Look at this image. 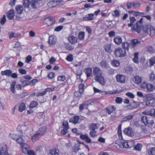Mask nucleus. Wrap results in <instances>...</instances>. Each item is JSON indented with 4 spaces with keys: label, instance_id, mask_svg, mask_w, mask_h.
<instances>
[{
    "label": "nucleus",
    "instance_id": "nucleus-32",
    "mask_svg": "<svg viewBox=\"0 0 155 155\" xmlns=\"http://www.w3.org/2000/svg\"><path fill=\"white\" fill-rule=\"evenodd\" d=\"M100 65L102 67L106 69L108 68L109 66L107 63L106 61L103 60L100 62Z\"/></svg>",
    "mask_w": 155,
    "mask_h": 155
},
{
    "label": "nucleus",
    "instance_id": "nucleus-15",
    "mask_svg": "<svg viewBox=\"0 0 155 155\" xmlns=\"http://www.w3.org/2000/svg\"><path fill=\"white\" fill-rule=\"evenodd\" d=\"M93 73L95 77L102 75V72L101 70L98 67H96L93 69Z\"/></svg>",
    "mask_w": 155,
    "mask_h": 155
},
{
    "label": "nucleus",
    "instance_id": "nucleus-48",
    "mask_svg": "<svg viewBox=\"0 0 155 155\" xmlns=\"http://www.w3.org/2000/svg\"><path fill=\"white\" fill-rule=\"evenodd\" d=\"M149 155H155V148L151 147L148 150Z\"/></svg>",
    "mask_w": 155,
    "mask_h": 155
},
{
    "label": "nucleus",
    "instance_id": "nucleus-47",
    "mask_svg": "<svg viewBox=\"0 0 155 155\" xmlns=\"http://www.w3.org/2000/svg\"><path fill=\"white\" fill-rule=\"evenodd\" d=\"M130 23H129L128 25V27H131L132 26H133V24L136 21V19L134 17H130Z\"/></svg>",
    "mask_w": 155,
    "mask_h": 155
},
{
    "label": "nucleus",
    "instance_id": "nucleus-30",
    "mask_svg": "<svg viewBox=\"0 0 155 155\" xmlns=\"http://www.w3.org/2000/svg\"><path fill=\"white\" fill-rule=\"evenodd\" d=\"M26 108V104L24 102H21L19 104L18 107V111L22 112L25 110Z\"/></svg>",
    "mask_w": 155,
    "mask_h": 155
},
{
    "label": "nucleus",
    "instance_id": "nucleus-6",
    "mask_svg": "<svg viewBox=\"0 0 155 155\" xmlns=\"http://www.w3.org/2000/svg\"><path fill=\"white\" fill-rule=\"evenodd\" d=\"M12 138L15 140L17 143L20 144L21 146L24 143V140L22 138V137L17 134H13L12 137Z\"/></svg>",
    "mask_w": 155,
    "mask_h": 155
},
{
    "label": "nucleus",
    "instance_id": "nucleus-46",
    "mask_svg": "<svg viewBox=\"0 0 155 155\" xmlns=\"http://www.w3.org/2000/svg\"><path fill=\"white\" fill-rule=\"evenodd\" d=\"M30 1L29 0H23V5L25 8H29Z\"/></svg>",
    "mask_w": 155,
    "mask_h": 155
},
{
    "label": "nucleus",
    "instance_id": "nucleus-20",
    "mask_svg": "<svg viewBox=\"0 0 155 155\" xmlns=\"http://www.w3.org/2000/svg\"><path fill=\"white\" fill-rule=\"evenodd\" d=\"M15 13L14 10L11 9L7 12V17L9 20L12 19L15 16Z\"/></svg>",
    "mask_w": 155,
    "mask_h": 155
},
{
    "label": "nucleus",
    "instance_id": "nucleus-56",
    "mask_svg": "<svg viewBox=\"0 0 155 155\" xmlns=\"http://www.w3.org/2000/svg\"><path fill=\"white\" fill-rule=\"evenodd\" d=\"M82 74V71L79 69L78 70L76 73V74L77 75L76 76V78H77V80L78 79H80V77Z\"/></svg>",
    "mask_w": 155,
    "mask_h": 155
},
{
    "label": "nucleus",
    "instance_id": "nucleus-8",
    "mask_svg": "<svg viewBox=\"0 0 155 155\" xmlns=\"http://www.w3.org/2000/svg\"><path fill=\"white\" fill-rule=\"evenodd\" d=\"M55 22V20L51 17L47 18L45 19L43 21V24L47 26L51 25Z\"/></svg>",
    "mask_w": 155,
    "mask_h": 155
},
{
    "label": "nucleus",
    "instance_id": "nucleus-17",
    "mask_svg": "<svg viewBox=\"0 0 155 155\" xmlns=\"http://www.w3.org/2000/svg\"><path fill=\"white\" fill-rule=\"evenodd\" d=\"M82 19L83 21H87L92 20L94 19V14H88L86 16L83 17Z\"/></svg>",
    "mask_w": 155,
    "mask_h": 155
},
{
    "label": "nucleus",
    "instance_id": "nucleus-33",
    "mask_svg": "<svg viewBox=\"0 0 155 155\" xmlns=\"http://www.w3.org/2000/svg\"><path fill=\"white\" fill-rule=\"evenodd\" d=\"M38 105V103L35 101H31L29 105V108L30 109L36 107Z\"/></svg>",
    "mask_w": 155,
    "mask_h": 155
},
{
    "label": "nucleus",
    "instance_id": "nucleus-53",
    "mask_svg": "<svg viewBox=\"0 0 155 155\" xmlns=\"http://www.w3.org/2000/svg\"><path fill=\"white\" fill-rule=\"evenodd\" d=\"M140 41H138L137 39H135L131 41V44L133 47H135L137 45L139 44Z\"/></svg>",
    "mask_w": 155,
    "mask_h": 155
},
{
    "label": "nucleus",
    "instance_id": "nucleus-62",
    "mask_svg": "<svg viewBox=\"0 0 155 155\" xmlns=\"http://www.w3.org/2000/svg\"><path fill=\"white\" fill-rule=\"evenodd\" d=\"M123 101V99L122 98L117 97L116 98V99L115 100V102L117 104H121Z\"/></svg>",
    "mask_w": 155,
    "mask_h": 155
},
{
    "label": "nucleus",
    "instance_id": "nucleus-35",
    "mask_svg": "<svg viewBox=\"0 0 155 155\" xmlns=\"http://www.w3.org/2000/svg\"><path fill=\"white\" fill-rule=\"evenodd\" d=\"M104 92L106 95L114 94L119 93L117 90L109 91H104Z\"/></svg>",
    "mask_w": 155,
    "mask_h": 155
},
{
    "label": "nucleus",
    "instance_id": "nucleus-44",
    "mask_svg": "<svg viewBox=\"0 0 155 155\" xmlns=\"http://www.w3.org/2000/svg\"><path fill=\"white\" fill-rule=\"evenodd\" d=\"M139 53L138 52H136L134 54V57L133 58V61L136 63H138Z\"/></svg>",
    "mask_w": 155,
    "mask_h": 155
},
{
    "label": "nucleus",
    "instance_id": "nucleus-1",
    "mask_svg": "<svg viewBox=\"0 0 155 155\" xmlns=\"http://www.w3.org/2000/svg\"><path fill=\"white\" fill-rule=\"evenodd\" d=\"M147 106H155V97L153 94L148 93L145 96Z\"/></svg>",
    "mask_w": 155,
    "mask_h": 155
},
{
    "label": "nucleus",
    "instance_id": "nucleus-34",
    "mask_svg": "<svg viewBox=\"0 0 155 155\" xmlns=\"http://www.w3.org/2000/svg\"><path fill=\"white\" fill-rule=\"evenodd\" d=\"M88 104L84 102L80 104L79 106V109L80 111H81L84 109H87Z\"/></svg>",
    "mask_w": 155,
    "mask_h": 155
},
{
    "label": "nucleus",
    "instance_id": "nucleus-14",
    "mask_svg": "<svg viewBox=\"0 0 155 155\" xmlns=\"http://www.w3.org/2000/svg\"><path fill=\"white\" fill-rule=\"evenodd\" d=\"M80 138L82 140H85L86 142L88 143H90L91 142V139L89 137L88 135L86 134H81L80 136Z\"/></svg>",
    "mask_w": 155,
    "mask_h": 155
},
{
    "label": "nucleus",
    "instance_id": "nucleus-21",
    "mask_svg": "<svg viewBox=\"0 0 155 155\" xmlns=\"http://www.w3.org/2000/svg\"><path fill=\"white\" fill-rule=\"evenodd\" d=\"M68 40L69 42L71 44H74L78 42L77 38L72 35L69 36Z\"/></svg>",
    "mask_w": 155,
    "mask_h": 155
},
{
    "label": "nucleus",
    "instance_id": "nucleus-58",
    "mask_svg": "<svg viewBox=\"0 0 155 155\" xmlns=\"http://www.w3.org/2000/svg\"><path fill=\"white\" fill-rule=\"evenodd\" d=\"M150 65L152 66L154 65L155 63V57H153L151 58L149 60Z\"/></svg>",
    "mask_w": 155,
    "mask_h": 155
},
{
    "label": "nucleus",
    "instance_id": "nucleus-29",
    "mask_svg": "<svg viewBox=\"0 0 155 155\" xmlns=\"http://www.w3.org/2000/svg\"><path fill=\"white\" fill-rule=\"evenodd\" d=\"M114 41L116 45H120L122 43V39L120 36H116L114 37Z\"/></svg>",
    "mask_w": 155,
    "mask_h": 155
},
{
    "label": "nucleus",
    "instance_id": "nucleus-59",
    "mask_svg": "<svg viewBox=\"0 0 155 155\" xmlns=\"http://www.w3.org/2000/svg\"><path fill=\"white\" fill-rule=\"evenodd\" d=\"M47 76L49 79H52L55 77V74L54 73L50 72L48 74Z\"/></svg>",
    "mask_w": 155,
    "mask_h": 155
},
{
    "label": "nucleus",
    "instance_id": "nucleus-26",
    "mask_svg": "<svg viewBox=\"0 0 155 155\" xmlns=\"http://www.w3.org/2000/svg\"><path fill=\"white\" fill-rule=\"evenodd\" d=\"M23 11V7L20 5H17L15 7V12L17 14L21 15Z\"/></svg>",
    "mask_w": 155,
    "mask_h": 155
},
{
    "label": "nucleus",
    "instance_id": "nucleus-19",
    "mask_svg": "<svg viewBox=\"0 0 155 155\" xmlns=\"http://www.w3.org/2000/svg\"><path fill=\"white\" fill-rule=\"evenodd\" d=\"M30 5L33 9H35L39 6V3L38 0H31L30 2Z\"/></svg>",
    "mask_w": 155,
    "mask_h": 155
},
{
    "label": "nucleus",
    "instance_id": "nucleus-9",
    "mask_svg": "<svg viewBox=\"0 0 155 155\" xmlns=\"http://www.w3.org/2000/svg\"><path fill=\"white\" fill-rule=\"evenodd\" d=\"M116 107L114 105H109L105 109L106 113L108 114H110L113 113L116 110Z\"/></svg>",
    "mask_w": 155,
    "mask_h": 155
},
{
    "label": "nucleus",
    "instance_id": "nucleus-3",
    "mask_svg": "<svg viewBox=\"0 0 155 155\" xmlns=\"http://www.w3.org/2000/svg\"><path fill=\"white\" fill-rule=\"evenodd\" d=\"M143 32L147 33L151 36H153L155 33V29L151 26L146 25L142 28Z\"/></svg>",
    "mask_w": 155,
    "mask_h": 155
},
{
    "label": "nucleus",
    "instance_id": "nucleus-55",
    "mask_svg": "<svg viewBox=\"0 0 155 155\" xmlns=\"http://www.w3.org/2000/svg\"><path fill=\"white\" fill-rule=\"evenodd\" d=\"M83 93H81L80 91H75L74 93V95L77 98L80 97L82 96V94Z\"/></svg>",
    "mask_w": 155,
    "mask_h": 155
},
{
    "label": "nucleus",
    "instance_id": "nucleus-10",
    "mask_svg": "<svg viewBox=\"0 0 155 155\" xmlns=\"http://www.w3.org/2000/svg\"><path fill=\"white\" fill-rule=\"evenodd\" d=\"M0 155H10L8 152L7 145L5 143L3 144L1 150Z\"/></svg>",
    "mask_w": 155,
    "mask_h": 155
},
{
    "label": "nucleus",
    "instance_id": "nucleus-39",
    "mask_svg": "<svg viewBox=\"0 0 155 155\" xmlns=\"http://www.w3.org/2000/svg\"><path fill=\"white\" fill-rule=\"evenodd\" d=\"M50 153L51 155H59L58 153V150L56 148L51 149L50 150Z\"/></svg>",
    "mask_w": 155,
    "mask_h": 155
},
{
    "label": "nucleus",
    "instance_id": "nucleus-64",
    "mask_svg": "<svg viewBox=\"0 0 155 155\" xmlns=\"http://www.w3.org/2000/svg\"><path fill=\"white\" fill-rule=\"evenodd\" d=\"M97 131L96 130H91L90 132V135L91 137H94L96 135Z\"/></svg>",
    "mask_w": 155,
    "mask_h": 155
},
{
    "label": "nucleus",
    "instance_id": "nucleus-42",
    "mask_svg": "<svg viewBox=\"0 0 155 155\" xmlns=\"http://www.w3.org/2000/svg\"><path fill=\"white\" fill-rule=\"evenodd\" d=\"M133 118V116L132 115H129L125 116L122 119V121L123 122H126L131 120Z\"/></svg>",
    "mask_w": 155,
    "mask_h": 155
},
{
    "label": "nucleus",
    "instance_id": "nucleus-18",
    "mask_svg": "<svg viewBox=\"0 0 155 155\" xmlns=\"http://www.w3.org/2000/svg\"><path fill=\"white\" fill-rule=\"evenodd\" d=\"M124 134L129 136L132 137L134 135L133 131L132 128L129 127L125 128L124 130Z\"/></svg>",
    "mask_w": 155,
    "mask_h": 155
},
{
    "label": "nucleus",
    "instance_id": "nucleus-31",
    "mask_svg": "<svg viewBox=\"0 0 155 155\" xmlns=\"http://www.w3.org/2000/svg\"><path fill=\"white\" fill-rule=\"evenodd\" d=\"M1 74L2 75H6L8 76H10L12 74V71L10 69H7L1 71Z\"/></svg>",
    "mask_w": 155,
    "mask_h": 155
},
{
    "label": "nucleus",
    "instance_id": "nucleus-12",
    "mask_svg": "<svg viewBox=\"0 0 155 155\" xmlns=\"http://www.w3.org/2000/svg\"><path fill=\"white\" fill-rule=\"evenodd\" d=\"M116 80L118 82L123 83L125 81L126 77L123 75L118 74L116 76Z\"/></svg>",
    "mask_w": 155,
    "mask_h": 155
},
{
    "label": "nucleus",
    "instance_id": "nucleus-2",
    "mask_svg": "<svg viewBox=\"0 0 155 155\" xmlns=\"http://www.w3.org/2000/svg\"><path fill=\"white\" fill-rule=\"evenodd\" d=\"M143 21V19L141 18L138 22H137L135 24L133 25L131 28V31L133 33L137 32L140 33L142 29V23Z\"/></svg>",
    "mask_w": 155,
    "mask_h": 155
},
{
    "label": "nucleus",
    "instance_id": "nucleus-27",
    "mask_svg": "<svg viewBox=\"0 0 155 155\" xmlns=\"http://www.w3.org/2000/svg\"><path fill=\"white\" fill-rule=\"evenodd\" d=\"M133 81L135 83L138 84L141 82L142 78L141 77L136 75L133 78Z\"/></svg>",
    "mask_w": 155,
    "mask_h": 155
},
{
    "label": "nucleus",
    "instance_id": "nucleus-61",
    "mask_svg": "<svg viewBox=\"0 0 155 155\" xmlns=\"http://www.w3.org/2000/svg\"><path fill=\"white\" fill-rule=\"evenodd\" d=\"M142 145L140 143L137 144L134 147V149L140 151L141 150Z\"/></svg>",
    "mask_w": 155,
    "mask_h": 155
},
{
    "label": "nucleus",
    "instance_id": "nucleus-5",
    "mask_svg": "<svg viewBox=\"0 0 155 155\" xmlns=\"http://www.w3.org/2000/svg\"><path fill=\"white\" fill-rule=\"evenodd\" d=\"M141 121L145 125H151L153 124L154 123V122L151 118L145 116L141 117Z\"/></svg>",
    "mask_w": 155,
    "mask_h": 155
},
{
    "label": "nucleus",
    "instance_id": "nucleus-52",
    "mask_svg": "<svg viewBox=\"0 0 155 155\" xmlns=\"http://www.w3.org/2000/svg\"><path fill=\"white\" fill-rule=\"evenodd\" d=\"M62 126L63 128L65 129H69V124L67 121L64 120L62 122Z\"/></svg>",
    "mask_w": 155,
    "mask_h": 155
},
{
    "label": "nucleus",
    "instance_id": "nucleus-60",
    "mask_svg": "<svg viewBox=\"0 0 155 155\" xmlns=\"http://www.w3.org/2000/svg\"><path fill=\"white\" fill-rule=\"evenodd\" d=\"M73 56L72 54H69L66 58V60L70 62L72 61L73 60Z\"/></svg>",
    "mask_w": 155,
    "mask_h": 155
},
{
    "label": "nucleus",
    "instance_id": "nucleus-63",
    "mask_svg": "<svg viewBox=\"0 0 155 155\" xmlns=\"http://www.w3.org/2000/svg\"><path fill=\"white\" fill-rule=\"evenodd\" d=\"M126 71L127 73H131L133 69L130 66H128L125 68Z\"/></svg>",
    "mask_w": 155,
    "mask_h": 155
},
{
    "label": "nucleus",
    "instance_id": "nucleus-49",
    "mask_svg": "<svg viewBox=\"0 0 155 155\" xmlns=\"http://www.w3.org/2000/svg\"><path fill=\"white\" fill-rule=\"evenodd\" d=\"M80 150V145L78 144H75L72 149L73 151L76 153Z\"/></svg>",
    "mask_w": 155,
    "mask_h": 155
},
{
    "label": "nucleus",
    "instance_id": "nucleus-40",
    "mask_svg": "<svg viewBox=\"0 0 155 155\" xmlns=\"http://www.w3.org/2000/svg\"><path fill=\"white\" fill-rule=\"evenodd\" d=\"M40 137V136L36 133L32 137L31 139L33 142H35L38 140Z\"/></svg>",
    "mask_w": 155,
    "mask_h": 155
},
{
    "label": "nucleus",
    "instance_id": "nucleus-23",
    "mask_svg": "<svg viewBox=\"0 0 155 155\" xmlns=\"http://www.w3.org/2000/svg\"><path fill=\"white\" fill-rule=\"evenodd\" d=\"M111 44L110 43L105 44L104 46L105 51L108 53L111 54L112 52V50L111 48Z\"/></svg>",
    "mask_w": 155,
    "mask_h": 155
},
{
    "label": "nucleus",
    "instance_id": "nucleus-43",
    "mask_svg": "<svg viewBox=\"0 0 155 155\" xmlns=\"http://www.w3.org/2000/svg\"><path fill=\"white\" fill-rule=\"evenodd\" d=\"M66 77L64 75H60L57 77V81L59 82H64L66 79Z\"/></svg>",
    "mask_w": 155,
    "mask_h": 155
},
{
    "label": "nucleus",
    "instance_id": "nucleus-4",
    "mask_svg": "<svg viewBox=\"0 0 155 155\" xmlns=\"http://www.w3.org/2000/svg\"><path fill=\"white\" fill-rule=\"evenodd\" d=\"M114 54L117 57L123 58L126 56V50L123 48H117L114 51Z\"/></svg>",
    "mask_w": 155,
    "mask_h": 155
},
{
    "label": "nucleus",
    "instance_id": "nucleus-16",
    "mask_svg": "<svg viewBox=\"0 0 155 155\" xmlns=\"http://www.w3.org/2000/svg\"><path fill=\"white\" fill-rule=\"evenodd\" d=\"M22 152L25 154H26L28 152V150L30 148L29 145L26 143H24L21 146Z\"/></svg>",
    "mask_w": 155,
    "mask_h": 155
},
{
    "label": "nucleus",
    "instance_id": "nucleus-7",
    "mask_svg": "<svg viewBox=\"0 0 155 155\" xmlns=\"http://www.w3.org/2000/svg\"><path fill=\"white\" fill-rule=\"evenodd\" d=\"M62 1V0H51L48 3L47 5L49 8H52L58 5Z\"/></svg>",
    "mask_w": 155,
    "mask_h": 155
},
{
    "label": "nucleus",
    "instance_id": "nucleus-45",
    "mask_svg": "<svg viewBox=\"0 0 155 155\" xmlns=\"http://www.w3.org/2000/svg\"><path fill=\"white\" fill-rule=\"evenodd\" d=\"M117 134L119 138H122V134L121 124H120L118 126L117 130Z\"/></svg>",
    "mask_w": 155,
    "mask_h": 155
},
{
    "label": "nucleus",
    "instance_id": "nucleus-57",
    "mask_svg": "<svg viewBox=\"0 0 155 155\" xmlns=\"http://www.w3.org/2000/svg\"><path fill=\"white\" fill-rule=\"evenodd\" d=\"M22 85L23 87L29 85H30V81H28L24 80L21 82Z\"/></svg>",
    "mask_w": 155,
    "mask_h": 155
},
{
    "label": "nucleus",
    "instance_id": "nucleus-41",
    "mask_svg": "<svg viewBox=\"0 0 155 155\" xmlns=\"http://www.w3.org/2000/svg\"><path fill=\"white\" fill-rule=\"evenodd\" d=\"M78 39L81 40H83L84 39L85 32L81 31L79 32L78 36Z\"/></svg>",
    "mask_w": 155,
    "mask_h": 155
},
{
    "label": "nucleus",
    "instance_id": "nucleus-13",
    "mask_svg": "<svg viewBox=\"0 0 155 155\" xmlns=\"http://www.w3.org/2000/svg\"><path fill=\"white\" fill-rule=\"evenodd\" d=\"M95 80L100 84L102 85H104L106 84V81L104 77L101 75L99 76H97L95 77Z\"/></svg>",
    "mask_w": 155,
    "mask_h": 155
},
{
    "label": "nucleus",
    "instance_id": "nucleus-51",
    "mask_svg": "<svg viewBox=\"0 0 155 155\" xmlns=\"http://www.w3.org/2000/svg\"><path fill=\"white\" fill-rule=\"evenodd\" d=\"M111 64L114 67H117L119 66L120 64L119 61L114 60L111 62Z\"/></svg>",
    "mask_w": 155,
    "mask_h": 155
},
{
    "label": "nucleus",
    "instance_id": "nucleus-38",
    "mask_svg": "<svg viewBox=\"0 0 155 155\" xmlns=\"http://www.w3.org/2000/svg\"><path fill=\"white\" fill-rule=\"evenodd\" d=\"M16 83V81H13L11 84L10 88V91L13 94H15V87Z\"/></svg>",
    "mask_w": 155,
    "mask_h": 155
},
{
    "label": "nucleus",
    "instance_id": "nucleus-50",
    "mask_svg": "<svg viewBox=\"0 0 155 155\" xmlns=\"http://www.w3.org/2000/svg\"><path fill=\"white\" fill-rule=\"evenodd\" d=\"M122 48L128 51L130 47L129 43L127 42H124L122 44Z\"/></svg>",
    "mask_w": 155,
    "mask_h": 155
},
{
    "label": "nucleus",
    "instance_id": "nucleus-54",
    "mask_svg": "<svg viewBox=\"0 0 155 155\" xmlns=\"http://www.w3.org/2000/svg\"><path fill=\"white\" fill-rule=\"evenodd\" d=\"M84 84H80L78 85L79 91L81 93H84Z\"/></svg>",
    "mask_w": 155,
    "mask_h": 155
},
{
    "label": "nucleus",
    "instance_id": "nucleus-24",
    "mask_svg": "<svg viewBox=\"0 0 155 155\" xmlns=\"http://www.w3.org/2000/svg\"><path fill=\"white\" fill-rule=\"evenodd\" d=\"M79 118L80 117L79 116L77 115L74 116L73 117L71 118L70 119L69 122L76 124L78 123Z\"/></svg>",
    "mask_w": 155,
    "mask_h": 155
},
{
    "label": "nucleus",
    "instance_id": "nucleus-25",
    "mask_svg": "<svg viewBox=\"0 0 155 155\" xmlns=\"http://www.w3.org/2000/svg\"><path fill=\"white\" fill-rule=\"evenodd\" d=\"M84 72L86 74L87 78H89L91 76L92 69L90 67L85 68L84 70Z\"/></svg>",
    "mask_w": 155,
    "mask_h": 155
},
{
    "label": "nucleus",
    "instance_id": "nucleus-28",
    "mask_svg": "<svg viewBox=\"0 0 155 155\" xmlns=\"http://www.w3.org/2000/svg\"><path fill=\"white\" fill-rule=\"evenodd\" d=\"M48 42L49 45H53L56 43V40L54 36L51 35L49 36Z\"/></svg>",
    "mask_w": 155,
    "mask_h": 155
},
{
    "label": "nucleus",
    "instance_id": "nucleus-11",
    "mask_svg": "<svg viewBox=\"0 0 155 155\" xmlns=\"http://www.w3.org/2000/svg\"><path fill=\"white\" fill-rule=\"evenodd\" d=\"M142 113L143 114L149 115L152 117H154L155 115V109L151 108L149 109H147L145 111L143 112Z\"/></svg>",
    "mask_w": 155,
    "mask_h": 155
},
{
    "label": "nucleus",
    "instance_id": "nucleus-37",
    "mask_svg": "<svg viewBox=\"0 0 155 155\" xmlns=\"http://www.w3.org/2000/svg\"><path fill=\"white\" fill-rule=\"evenodd\" d=\"M98 127L97 124L94 123H91L89 126V129L90 130H95Z\"/></svg>",
    "mask_w": 155,
    "mask_h": 155
},
{
    "label": "nucleus",
    "instance_id": "nucleus-36",
    "mask_svg": "<svg viewBox=\"0 0 155 155\" xmlns=\"http://www.w3.org/2000/svg\"><path fill=\"white\" fill-rule=\"evenodd\" d=\"M146 89L148 92H150L153 91L154 90V88L152 84H148Z\"/></svg>",
    "mask_w": 155,
    "mask_h": 155
},
{
    "label": "nucleus",
    "instance_id": "nucleus-22",
    "mask_svg": "<svg viewBox=\"0 0 155 155\" xmlns=\"http://www.w3.org/2000/svg\"><path fill=\"white\" fill-rule=\"evenodd\" d=\"M46 130L47 128L46 127H42L40 128L37 131L36 133L41 136L45 134Z\"/></svg>",
    "mask_w": 155,
    "mask_h": 155
}]
</instances>
